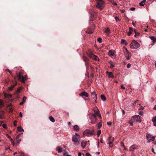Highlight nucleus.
<instances>
[{
    "instance_id": "a211bd4d",
    "label": "nucleus",
    "mask_w": 156,
    "mask_h": 156,
    "mask_svg": "<svg viewBox=\"0 0 156 156\" xmlns=\"http://www.w3.org/2000/svg\"><path fill=\"white\" fill-rule=\"evenodd\" d=\"M92 98H97V94L95 91L91 93Z\"/></svg>"
},
{
    "instance_id": "09e8293b",
    "label": "nucleus",
    "mask_w": 156,
    "mask_h": 156,
    "mask_svg": "<svg viewBox=\"0 0 156 156\" xmlns=\"http://www.w3.org/2000/svg\"><path fill=\"white\" fill-rule=\"evenodd\" d=\"M129 31L131 32L134 31V30H133V29L132 27H129Z\"/></svg>"
},
{
    "instance_id": "a18cd8bd",
    "label": "nucleus",
    "mask_w": 156,
    "mask_h": 156,
    "mask_svg": "<svg viewBox=\"0 0 156 156\" xmlns=\"http://www.w3.org/2000/svg\"><path fill=\"white\" fill-rule=\"evenodd\" d=\"M143 112L142 111H140L139 112V114L141 116H143Z\"/></svg>"
},
{
    "instance_id": "b1692460",
    "label": "nucleus",
    "mask_w": 156,
    "mask_h": 156,
    "mask_svg": "<svg viewBox=\"0 0 156 156\" xmlns=\"http://www.w3.org/2000/svg\"><path fill=\"white\" fill-rule=\"evenodd\" d=\"M149 38L152 41H153V42H156V37L154 36H150Z\"/></svg>"
},
{
    "instance_id": "393cba45",
    "label": "nucleus",
    "mask_w": 156,
    "mask_h": 156,
    "mask_svg": "<svg viewBox=\"0 0 156 156\" xmlns=\"http://www.w3.org/2000/svg\"><path fill=\"white\" fill-rule=\"evenodd\" d=\"M121 43L122 44H124L125 45H127L128 44V43L126 42V40L124 39H122L121 40Z\"/></svg>"
},
{
    "instance_id": "c756f323",
    "label": "nucleus",
    "mask_w": 156,
    "mask_h": 156,
    "mask_svg": "<svg viewBox=\"0 0 156 156\" xmlns=\"http://www.w3.org/2000/svg\"><path fill=\"white\" fill-rule=\"evenodd\" d=\"M134 32L135 34V35H134L135 37H136V36H138L140 35V34L138 32H136V29H134Z\"/></svg>"
},
{
    "instance_id": "e2e57ef3",
    "label": "nucleus",
    "mask_w": 156,
    "mask_h": 156,
    "mask_svg": "<svg viewBox=\"0 0 156 156\" xmlns=\"http://www.w3.org/2000/svg\"><path fill=\"white\" fill-rule=\"evenodd\" d=\"M9 80H6L5 81V83L7 84V85L9 83Z\"/></svg>"
},
{
    "instance_id": "bb28decb",
    "label": "nucleus",
    "mask_w": 156,
    "mask_h": 156,
    "mask_svg": "<svg viewBox=\"0 0 156 156\" xmlns=\"http://www.w3.org/2000/svg\"><path fill=\"white\" fill-rule=\"evenodd\" d=\"M146 0H143L139 3V5L141 6H143L145 4Z\"/></svg>"
},
{
    "instance_id": "de8ad7c7",
    "label": "nucleus",
    "mask_w": 156,
    "mask_h": 156,
    "mask_svg": "<svg viewBox=\"0 0 156 156\" xmlns=\"http://www.w3.org/2000/svg\"><path fill=\"white\" fill-rule=\"evenodd\" d=\"M115 19L116 22L118 21L119 20V19L117 16L115 17Z\"/></svg>"
},
{
    "instance_id": "5fc2aeb1",
    "label": "nucleus",
    "mask_w": 156,
    "mask_h": 156,
    "mask_svg": "<svg viewBox=\"0 0 156 156\" xmlns=\"http://www.w3.org/2000/svg\"><path fill=\"white\" fill-rule=\"evenodd\" d=\"M135 10V8L134 7H132V8H130V10H131V11H134Z\"/></svg>"
},
{
    "instance_id": "2f4dec72",
    "label": "nucleus",
    "mask_w": 156,
    "mask_h": 156,
    "mask_svg": "<svg viewBox=\"0 0 156 156\" xmlns=\"http://www.w3.org/2000/svg\"><path fill=\"white\" fill-rule=\"evenodd\" d=\"M83 58L85 62L88 61L89 60L88 58L85 56L83 57Z\"/></svg>"
},
{
    "instance_id": "6e6d98bb",
    "label": "nucleus",
    "mask_w": 156,
    "mask_h": 156,
    "mask_svg": "<svg viewBox=\"0 0 156 156\" xmlns=\"http://www.w3.org/2000/svg\"><path fill=\"white\" fill-rule=\"evenodd\" d=\"M21 139H19L18 140H17V144H20V142L21 141Z\"/></svg>"
},
{
    "instance_id": "49530a36",
    "label": "nucleus",
    "mask_w": 156,
    "mask_h": 156,
    "mask_svg": "<svg viewBox=\"0 0 156 156\" xmlns=\"http://www.w3.org/2000/svg\"><path fill=\"white\" fill-rule=\"evenodd\" d=\"M89 63L88 61L86 62H85V65L86 66H89Z\"/></svg>"
},
{
    "instance_id": "bf43d9fd",
    "label": "nucleus",
    "mask_w": 156,
    "mask_h": 156,
    "mask_svg": "<svg viewBox=\"0 0 156 156\" xmlns=\"http://www.w3.org/2000/svg\"><path fill=\"white\" fill-rule=\"evenodd\" d=\"M107 124L109 126H111L112 125V122H107Z\"/></svg>"
},
{
    "instance_id": "c85d7f7f",
    "label": "nucleus",
    "mask_w": 156,
    "mask_h": 156,
    "mask_svg": "<svg viewBox=\"0 0 156 156\" xmlns=\"http://www.w3.org/2000/svg\"><path fill=\"white\" fill-rule=\"evenodd\" d=\"M155 140V137L154 136H152L151 139L148 140V142L149 143L151 141H154Z\"/></svg>"
},
{
    "instance_id": "338daca9",
    "label": "nucleus",
    "mask_w": 156,
    "mask_h": 156,
    "mask_svg": "<svg viewBox=\"0 0 156 156\" xmlns=\"http://www.w3.org/2000/svg\"><path fill=\"white\" fill-rule=\"evenodd\" d=\"M89 69V66H86V72L88 71Z\"/></svg>"
},
{
    "instance_id": "58836bf2",
    "label": "nucleus",
    "mask_w": 156,
    "mask_h": 156,
    "mask_svg": "<svg viewBox=\"0 0 156 156\" xmlns=\"http://www.w3.org/2000/svg\"><path fill=\"white\" fill-rule=\"evenodd\" d=\"M97 41L99 42V43H101L102 42V38H101V37H99L97 39Z\"/></svg>"
},
{
    "instance_id": "4c0bfd02",
    "label": "nucleus",
    "mask_w": 156,
    "mask_h": 156,
    "mask_svg": "<svg viewBox=\"0 0 156 156\" xmlns=\"http://www.w3.org/2000/svg\"><path fill=\"white\" fill-rule=\"evenodd\" d=\"M108 140L109 141H113L114 140V138L112 136H110L108 138Z\"/></svg>"
},
{
    "instance_id": "1a4fd4ad",
    "label": "nucleus",
    "mask_w": 156,
    "mask_h": 156,
    "mask_svg": "<svg viewBox=\"0 0 156 156\" xmlns=\"http://www.w3.org/2000/svg\"><path fill=\"white\" fill-rule=\"evenodd\" d=\"M132 118L136 122H141L140 117L139 115H135L132 117Z\"/></svg>"
},
{
    "instance_id": "6ab92c4d",
    "label": "nucleus",
    "mask_w": 156,
    "mask_h": 156,
    "mask_svg": "<svg viewBox=\"0 0 156 156\" xmlns=\"http://www.w3.org/2000/svg\"><path fill=\"white\" fill-rule=\"evenodd\" d=\"M106 73L108 75L109 77L112 78H113L114 77V76L112 74V72H108L107 71L106 72Z\"/></svg>"
},
{
    "instance_id": "4468645a",
    "label": "nucleus",
    "mask_w": 156,
    "mask_h": 156,
    "mask_svg": "<svg viewBox=\"0 0 156 156\" xmlns=\"http://www.w3.org/2000/svg\"><path fill=\"white\" fill-rule=\"evenodd\" d=\"M87 142L86 141H82L81 143V146L83 148H84L86 146Z\"/></svg>"
},
{
    "instance_id": "6e6552de",
    "label": "nucleus",
    "mask_w": 156,
    "mask_h": 156,
    "mask_svg": "<svg viewBox=\"0 0 156 156\" xmlns=\"http://www.w3.org/2000/svg\"><path fill=\"white\" fill-rule=\"evenodd\" d=\"M87 55L90 58L93 59L96 61H98L99 60L98 57L92 53H88Z\"/></svg>"
},
{
    "instance_id": "0eeeda50",
    "label": "nucleus",
    "mask_w": 156,
    "mask_h": 156,
    "mask_svg": "<svg viewBox=\"0 0 156 156\" xmlns=\"http://www.w3.org/2000/svg\"><path fill=\"white\" fill-rule=\"evenodd\" d=\"M97 4L96 7L97 8H99L101 9H102V5L104 3V2L103 0H97Z\"/></svg>"
},
{
    "instance_id": "9d476101",
    "label": "nucleus",
    "mask_w": 156,
    "mask_h": 156,
    "mask_svg": "<svg viewBox=\"0 0 156 156\" xmlns=\"http://www.w3.org/2000/svg\"><path fill=\"white\" fill-rule=\"evenodd\" d=\"M124 53L125 54V56L126 58V59L127 60L129 59L131 56V53L129 51L127 52L124 51Z\"/></svg>"
},
{
    "instance_id": "4d7b16f0",
    "label": "nucleus",
    "mask_w": 156,
    "mask_h": 156,
    "mask_svg": "<svg viewBox=\"0 0 156 156\" xmlns=\"http://www.w3.org/2000/svg\"><path fill=\"white\" fill-rule=\"evenodd\" d=\"M9 112H12L13 111V109L12 108L9 109Z\"/></svg>"
},
{
    "instance_id": "13d9d810",
    "label": "nucleus",
    "mask_w": 156,
    "mask_h": 156,
    "mask_svg": "<svg viewBox=\"0 0 156 156\" xmlns=\"http://www.w3.org/2000/svg\"><path fill=\"white\" fill-rule=\"evenodd\" d=\"M131 34H132V32L129 31L128 33V35L129 36L131 35Z\"/></svg>"
},
{
    "instance_id": "dca6fc26",
    "label": "nucleus",
    "mask_w": 156,
    "mask_h": 156,
    "mask_svg": "<svg viewBox=\"0 0 156 156\" xmlns=\"http://www.w3.org/2000/svg\"><path fill=\"white\" fill-rule=\"evenodd\" d=\"M104 32L107 34V35L108 36H109V34L111 33V30L109 28H107L104 31Z\"/></svg>"
},
{
    "instance_id": "5701e85b",
    "label": "nucleus",
    "mask_w": 156,
    "mask_h": 156,
    "mask_svg": "<svg viewBox=\"0 0 156 156\" xmlns=\"http://www.w3.org/2000/svg\"><path fill=\"white\" fill-rule=\"evenodd\" d=\"M8 93H4V95L5 98H7L8 97V98H9V97H10V98L12 97V95L11 94H9Z\"/></svg>"
},
{
    "instance_id": "f257e3e1",
    "label": "nucleus",
    "mask_w": 156,
    "mask_h": 156,
    "mask_svg": "<svg viewBox=\"0 0 156 156\" xmlns=\"http://www.w3.org/2000/svg\"><path fill=\"white\" fill-rule=\"evenodd\" d=\"M80 135L77 133H75L72 138V141L74 142V144L76 146H78L80 144L79 139L80 140Z\"/></svg>"
},
{
    "instance_id": "aec40b11",
    "label": "nucleus",
    "mask_w": 156,
    "mask_h": 156,
    "mask_svg": "<svg viewBox=\"0 0 156 156\" xmlns=\"http://www.w3.org/2000/svg\"><path fill=\"white\" fill-rule=\"evenodd\" d=\"M152 121L154 125L156 126V116L152 118Z\"/></svg>"
},
{
    "instance_id": "774afa93",
    "label": "nucleus",
    "mask_w": 156,
    "mask_h": 156,
    "mask_svg": "<svg viewBox=\"0 0 156 156\" xmlns=\"http://www.w3.org/2000/svg\"><path fill=\"white\" fill-rule=\"evenodd\" d=\"M144 109V107L143 106H141L140 107V109H139V110H140V109H141V110H143Z\"/></svg>"
},
{
    "instance_id": "39448f33",
    "label": "nucleus",
    "mask_w": 156,
    "mask_h": 156,
    "mask_svg": "<svg viewBox=\"0 0 156 156\" xmlns=\"http://www.w3.org/2000/svg\"><path fill=\"white\" fill-rule=\"evenodd\" d=\"M93 110H94L95 113L94 114H89V118L91 120V122H92V119H93V118L95 115H97L98 114V109L97 108H94Z\"/></svg>"
},
{
    "instance_id": "0e129e2a",
    "label": "nucleus",
    "mask_w": 156,
    "mask_h": 156,
    "mask_svg": "<svg viewBox=\"0 0 156 156\" xmlns=\"http://www.w3.org/2000/svg\"><path fill=\"white\" fill-rule=\"evenodd\" d=\"M11 143L12 144V145L13 146H14L15 144L14 142V141H13V140H12V141H11Z\"/></svg>"
},
{
    "instance_id": "8fccbe9b",
    "label": "nucleus",
    "mask_w": 156,
    "mask_h": 156,
    "mask_svg": "<svg viewBox=\"0 0 156 156\" xmlns=\"http://www.w3.org/2000/svg\"><path fill=\"white\" fill-rule=\"evenodd\" d=\"M14 125V126H16L17 125V121H15L13 122Z\"/></svg>"
},
{
    "instance_id": "3c124183",
    "label": "nucleus",
    "mask_w": 156,
    "mask_h": 156,
    "mask_svg": "<svg viewBox=\"0 0 156 156\" xmlns=\"http://www.w3.org/2000/svg\"><path fill=\"white\" fill-rule=\"evenodd\" d=\"M121 146H122L123 147V148L125 147V146L123 142H121Z\"/></svg>"
},
{
    "instance_id": "473e14b6",
    "label": "nucleus",
    "mask_w": 156,
    "mask_h": 156,
    "mask_svg": "<svg viewBox=\"0 0 156 156\" xmlns=\"http://www.w3.org/2000/svg\"><path fill=\"white\" fill-rule=\"evenodd\" d=\"M108 54L109 55L113 56L114 55V53L113 51L110 50L108 52Z\"/></svg>"
},
{
    "instance_id": "f8f14e48",
    "label": "nucleus",
    "mask_w": 156,
    "mask_h": 156,
    "mask_svg": "<svg viewBox=\"0 0 156 156\" xmlns=\"http://www.w3.org/2000/svg\"><path fill=\"white\" fill-rule=\"evenodd\" d=\"M22 88L21 87H19L17 88L16 90H15V94L17 95L16 98H20V96H19L20 92Z\"/></svg>"
},
{
    "instance_id": "37998d69",
    "label": "nucleus",
    "mask_w": 156,
    "mask_h": 156,
    "mask_svg": "<svg viewBox=\"0 0 156 156\" xmlns=\"http://www.w3.org/2000/svg\"><path fill=\"white\" fill-rule=\"evenodd\" d=\"M6 136L8 138L10 139L11 141H12V139L11 138V136L9 135V134H6Z\"/></svg>"
},
{
    "instance_id": "a878e982",
    "label": "nucleus",
    "mask_w": 156,
    "mask_h": 156,
    "mask_svg": "<svg viewBox=\"0 0 156 156\" xmlns=\"http://www.w3.org/2000/svg\"><path fill=\"white\" fill-rule=\"evenodd\" d=\"M4 105V102L3 101L0 99V108H2Z\"/></svg>"
},
{
    "instance_id": "423d86ee",
    "label": "nucleus",
    "mask_w": 156,
    "mask_h": 156,
    "mask_svg": "<svg viewBox=\"0 0 156 156\" xmlns=\"http://www.w3.org/2000/svg\"><path fill=\"white\" fill-rule=\"evenodd\" d=\"M12 82H13L12 84L11 85L10 87H8L7 89V92L9 93V92L12 91L13 90L14 88L17 85V83L16 82H13L12 80Z\"/></svg>"
},
{
    "instance_id": "e433bc0d",
    "label": "nucleus",
    "mask_w": 156,
    "mask_h": 156,
    "mask_svg": "<svg viewBox=\"0 0 156 156\" xmlns=\"http://www.w3.org/2000/svg\"><path fill=\"white\" fill-rule=\"evenodd\" d=\"M27 98H23V101L20 104V105H23L26 101V99Z\"/></svg>"
},
{
    "instance_id": "69168bd1",
    "label": "nucleus",
    "mask_w": 156,
    "mask_h": 156,
    "mask_svg": "<svg viewBox=\"0 0 156 156\" xmlns=\"http://www.w3.org/2000/svg\"><path fill=\"white\" fill-rule=\"evenodd\" d=\"M19 116L20 117H22L23 116V115L21 112H20L19 114Z\"/></svg>"
},
{
    "instance_id": "864d4df0",
    "label": "nucleus",
    "mask_w": 156,
    "mask_h": 156,
    "mask_svg": "<svg viewBox=\"0 0 156 156\" xmlns=\"http://www.w3.org/2000/svg\"><path fill=\"white\" fill-rule=\"evenodd\" d=\"M131 66V64L130 63H128L127 65V67L128 68H129Z\"/></svg>"
},
{
    "instance_id": "2eb2a0df",
    "label": "nucleus",
    "mask_w": 156,
    "mask_h": 156,
    "mask_svg": "<svg viewBox=\"0 0 156 156\" xmlns=\"http://www.w3.org/2000/svg\"><path fill=\"white\" fill-rule=\"evenodd\" d=\"M97 115H95L94 116L93 118V119H92V122H91V123L92 124H94L95 123H96L97 122V119L96 118Z\"/></svg>"
},
{
    "instance_id": "c9c22d12",
    "label": "nucleus",
    "mask_w": 156,
    "mask_h": 156,
    "mask_svg": "<svg viewBox=\"0 0 156 156\" xmlns=\"http://www.w3.org/2000/svg\"><path fill=\"white\" fill-rule=\"evenodd\" d=\"M152 136V135L150 134H148L146 135V137L147 140L149 139V138H151Z\"/></svg>"
},
{
    "instance_id": "680f3d73",
    "label": "nucleus",
    "mask_w": 156,
    "mask_h": 156,
    "mask_svg": "<svg viewBox=\"0 0 156 156\" xmlns=\"http://www.w3.org/2000/svg\"><path fill=\"white\" fill-rule=\"evenodd\" d=\"M86 155L87 156H91V155L88 153H86Z\"/></svg>"
},
{
    "instance_id": "c03bdc74",
    "label": "nucleus",
    "mask_w": 156,
    "mask_h": 156,
    "mask_svg": "<svg viewBox=\"0 0 156 156\" xmlns=\"http://www.w3.org/2000/svg\"><path fill=\"white\" fill-rule=\"evenodd\" d=\"M115 66V65H114V64H112V63L111 64V65H110V68L111 69H112Z\"/></svg>"
},
{
    "instance_id": "72a5a7b5",
    "label": "nucleus",
    "mask_w": 156,
    "mask_h": 156,
    "mask_svg": "<svg viewBox=\"0 0 156 156\" xmlns=\"http://www.w3.org/2000/svg\"><path fill=\"white\" fill-rule=\"evenodd\" d=\"M50 120L52 122H55V120L52 116H50L49 118Z\"/></svg>"
},
{
    "instance_id": "7c9ffc66",
    "label": "nucleus",
    "mask_w": 156,
    "mask_h": 156,
    "mask_svg": "<svg viewBox=\"0 0 156 156\" xmlns=\"http://www.w3.org/2000/svg\"><path fill=\"white\" fill-rule=\"evenodd\" d=\"M102 120H101V122L98 123V128L99 129H100L101 127V126H102Z\"/></svg>"
},
{
    "instance_id": "f03ea898",
    "label": "nucleus",
    "mask_w": 156,
    "mask_h": 156,
    "mask_svg": "<svg viewBox=\"0 0 156 156\" xmlns=\"http://www.w3.org/2000/svg\"><path fill=\"white\" fill-rule=\"evenodd\" d=\"M139 47V44L135 40L132 41L130 44V48L131 49H136Z\"/></svg>"
},
{
    "instance_id": "a19ab883",
    "label": "nucleus",
    "mask_w": 156,
    "mask_h": 156,
    "mask_svg": "<svg viewBox=\"0 0 156 156\" xmlns=\"http://www.w3.org/2000/svg\"><path fill=\"white\" fill-rule=\"evenodd\" d=\"M113 141H109V146L111 147H113Z\"/></svg>"
},
{
    "instance_id": "79ce46f5",
    "label": "nucleus",
    "mask_w": 156,
    "mask_h": 156,
    "mask_svg": "<svg viewBox=\"0 0 156 156\" xmlns=\"http://www.w3.org/2000/svg\"><path fill=\"white\" fill-rule=\"evenodd\" d=\"M98 115H97V116H98V117L100 119H101V114H100L99 111L98 110Z\"/></svg>"
},
{
    "instance_id": "f3484780",
    "label": "nucleus",
    "mask_w": 156,
    "mask_h": 156,
    "mask_svg": "<svg viewBox=\"0 0 156 156\" xmlns=\"http://www.w3.org/2000/svg\"><path fill=\"white\" fill-rule=\"evenodd\" d=\"M4 115V112L2 111L0 112V119H3L4 118L3 117ZM2 122H0V126L1 125V124Z\"/></svg>"
},
{
    "instance_id": "603ef678",
    "label": "nucleus",
    "mask_w": 156,
    "mask_h": 156,
    "mask_svg": "<svg viewBox=\"0 0 156 156\" xmlns=\"http://www.w3.org/2000/svg\"><path fill=\"white\" fill-rule=\"evenodd\" d=\"M2 126L3 128L5 129L6 128V125L5 124H3L2 125Z\"/></svg>"
},
{
    "instance_id": "cd10ccee",
    "label": "nucleus",
    "mask_w": 156,
    "mask_h": 156,
    "mask_svg": "<svg viewBox=\"0 0 156 156\" xmlns=\"http://www.w3.org/2000/svg\"><path fill=\"white\" fill-rule=\"evenodd\" d=\"M5 71H8L10 73V74L11 75V76H13V75H12L11 71H10V70L9 69H7L5 70ZM13 77H14V78L15 80L16 81V77L15 76H14Z\"/></svg>"
},
{
    "instance_id": "20e7f679",
    "label": "nucleus",
    "mask_w": 156,
    "mask_h": 156,
    "mask_svg": "<svg viewBox=\"0 0 156 156\" xmlns=\"http://www.w3.org/2000/svg\"><path fill=\"white\" fill-rule=\"evenodd\" d=\"M93 135V132L89 129L85 130L83 133V136L84 137H85L86 136H89Z\"/></svg>"
},
{
    "instance_id": "4be33fe9",
    "label": "nucleus",
    "mask_w": 156,
    "mask_h": 156,
    "mask_svg": "<svg viewBox=\"0 0 156 156\" xmlns=\"http://www.w3.org/2000/svg\"><path fill=\"white\" fill-rule=\"evenodd\" d=\"M73 129L74 130L76 131H78L79 130V128L77 125H74L73 127Z\"/></svg>"
},
{
    "instance_id": "7ed1b4c3",
    "label": "nucleus",
    "mask_w": 156,
    "mask_h": 156,
    "mask_svg": "<svg viewBox=\"0 0 156 156\" xmlns=\"http://www.w3.org/2000/svg\"><path fill=\"white\" fill-rule=\"evenodd\" d=\"M22 74L21 72H20L19 73H16V76L18 77L19 80L21 82L24 83L26 80L27 78L26 77H24Z\"/></svg>"
},
{
    "instance_id": "412c9836",
    "label": "nucleus",
    "mask_w": 156,
    "mask_h": 156,
    "mask_svg": "<svg viewBox=\"0 0 156 156\" xmlns=\"http://www.w3.org/2000/svg\"><path fill=\"white\" fill-rule=\"evenodd\" d=\"M62 148L60 146H58L56 148V150L58 151V153L61 152L62 151Z\"/></svg>"
},
{
    "instance_id": "052dcab7",
    "label": "nucleus",
    "mask_w": 156,
    "mask_h": 156,
    "mask_svg": "<svg viewBox=\"0 0 156 156\" xmlns=\"http://www.w3.org/2000/svg\"><path fill=\"white\" fill-rule=\"evenodd\" d=\"M121 87L122 89H125V87L123 85H121Z\"/></svg>"
},
{
    "instance_id": "ea45409f",
    "label": "nucleus",
    "mask_w": 156,
    "mask_h": 156,
    "mask_svg": "<svg viewBox=\"0 0 156 156\" xmlns=\"http://www.w3.org/2000/svg\"><path fill=\"white\" fill-rule=\"evenodd\" d=\"M101 131L100 130H98V131L97 133V135L98 137H99L101 133Z\"/></svg>"
},
{
    "instance_id": "f704fd0d",
    "label": "nucleus",
    "mask_w": 156,
    "mask_h": 156,
    "mask_svg": "<svg viewBox=\"0 0 156 156\" xmlns=\"http://www.w3.org/2000/svg\"><path fill=\"white\" fill-rule=\"evenodd\" d=\"M18 130L19 131L21 132L23 131V129L21 127H18Z\"/></svg>"
},
{
    "instance_id": "9b49d317",
    "label": "nucleus",
    "mask_w": 156,
    "mask_h": 156,
    "mask_svg": "<svg viewBox=\"0 0 156 156\" xmlns=\"http://www.w3.org/2000/svg\"><path fill=\"white\" fill-rule=\"evenodd\" d=\"M79 95L81 97H88V94L85 91H83L80 93Z\"/></svg>"
},
{
    "instance_id": "ddd939ff",
    "label": "nucleus",
    "mask_w": 156,
    "mask_h": 156,
    "mask_svg": "<svg viewBox=\"0 0 156 156\" xmlns=\"http://www.w3.org/2000/svg\"><path fill=\"white\" fill-rule=\"evenodd\" d=\"M137 149V146L135 144L131 146L129 148V151L131 152H133L134 150Z\"/></svg>"
}]
</instances>
